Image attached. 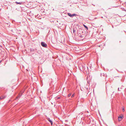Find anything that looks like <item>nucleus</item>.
Masks as SVG:
<instances>
[{
    "label": "nucleus",
    "mask_w": 126,
    "mask_h": 126,
    "mask_svg": "<svg viewBox=\"0 0 126 126\" xmlns=\"http://www.w3.org/2000/svg\"><path fill=\"white\" fill-rule=\"evenodd\" d=\"M1 61H0V63H1Z\"/></svg>",
    "instance_id": "obj_23"
},
{
    "label": "nucleus",
    "mask_w": 126,
    "mask_h": 126,
    "mask_svg": "<svg viewBox=\"0 0 126 126\" xmlns=\"http://www.w3.org/2000/svg\"><path fill=\"white\" fill-rule=\"evenodd\" d=\"M39 17L38 15H37V16H36V18H39Z\"/></svg>",
    "instance_id": "obj_14"
},
{
    "label": "nucleus",
    "mask_w": 126,
    "mask_h": 126,
    "mask_svg": "<svg viewBox=\"0 0 126 126\" xmlns=\"http://www.w3.org/2000/svg\"><path fill=\"white\" fill-rule=\"evenodd\" d=\"M48 120L51 123V122H52V121L50 120L49 118H48Z\"/></svg>",
    "instance_id": "obj_13"
},
{
    "label": "nucleus",
    "mask_w": 126,
    "mask_h": 126,
    "mask_svg": "<svg viewBox=\"0 0 126 126\" xmlns=\"http://www.w3.org/2000/svg\"><path fill=\"white\" fill-rule=\"evenodd\" d=\"M79 68L81 71H83L84 69V67H83L82 65H80L79 66Z\"/></svg>",
    "instance_id": "obj_2"
},
{
    "label": "nucleus",
    "mask_w": 126,
    "mask_h": 126,
    "mask_svg": "<svg viewBox=\"0 0 126 126\" xmlns=\"http://www.w3.org/2000/svg\"><path fill=\"white\" fill-rule=\"evenodd\" d=\"M122 89V87H121V88H120V89L121 90Z\"/></svg>",
    "instance_id": "obj_22"
},
{
    "label": "nucleus",
    "mask_w": 126,
    "mask_h": 126,
    "mask_svg": "<svg viewBox=\"0 0 126 126\" xmlns=\"http://www.w3.org/2000/svg\"><path fill=\"white\" fill-rule=\"evenodd\" d=\"M74 95H72L71 96V97H74Z\"/></svg>",
    "instance_id": "obj_19"
},
{
    "label": "nucleus",
    "mask_w": 126,
    "mask_h": 126,
    "mask_svg": "<svg viewBox=\"0 0 126 126\" xmlns=\"http://www.w3.org/2000/svg\"><path fill=\"white\" fill-rule=\"evenodd\" d=\"M125 92L126 93V88H125Z\"/></svg>",
    "instance_id": "obj_18"
},
{
    "label": "nucleus",
    "mask_w": 126,
    "mask_h": 126,
    "mask_svg": "<svg viewBox=\"0 0 126 126\" xmlns=\"http://www.w3.org/2000/svg\"><path fill=\"white\" fill-rule=\"evenodd\" d=\"M19 97V96H18L16 97V98H18Z\"/></svg>",
    "instance_id": "obj_20"
},
{
    "label": "nucleus",
    "mask_w": 126,
    "mask_h": 126,
    "mask_svg": "<svg viewBox=\"0 0 126 126\" xmlns=\"http://www.w3.org/2000/svg\"><path fill=\"white\" fill-rule=\"evenodd\" d=\"M60 98V97H57V98L56 99H59V98Z\"/></svg>",
    "instance_id": "obj_16"
},
{
    "label": "nucleus",
    "mask_w": 126,
    "mask_h": 126,
    "mask_svg": "<svg viewBox=\"0 0 126 126\" xmlns=\"http://www.w3.org/2000/svg\"><path fill=\"white\" fill-rule=\"evenodd\" d=\"M73 33L74 34H76V30L74 29H73Z\"/></svg>",
    "instance_id": "obj_8"
},
{
    "label": "nucleus",
    "mask_w": 126,
    "mask_h": 126,
    "mask_svg": "<svg viewBox=\"0 0 126 126\" xmlns=\"http://www.w3.org/2000/svg\"><path fill=\"white\" fill-rule=\"evenodd\" d=\"M72 17H73L74 16H77V15L76 14H72Z\"/></svg>",
    "instance_id": "obj_10"
},
{
    "label": "nucleus",
    "mask_w": 126,
    "mask_h": 126,
    "mask_svg": "<svg viewBox=\"0 0 126 126\" xmlns=\"http://www.w3.org/2000/svg\"><path fill=\"white\" fill-rule=\"evenodd\" d=\"M83 26L87 30L88 29V28L87 26L85 25H83Z\"/></svg>",
    "instance_id": "obj_9"
},
{
    "label": "nucleus",
    "mask_w": 126,
    "mask_h": 126,
    "mask_svg": "<svg viewBox=\"0 0 126 126\" xmlns=\"http://www.w3.org/2000/svg\"><path fill=\"white\" fill-rule=\"evenodd\" d=\"M68 14L69 16H70L71 17H72V14H71L70 13H68Z\"/></svg>",
    "instance_id": "obj_7"
},
{
    "label": "nucleus",
    "mask_w": 126,
    "mask_h": 126,
    "mask_svg": "<svg viewBox=\"0 0 126 126\" xmlns=\"http://www.w3.org/2000/svg\"><path fill=\"white\" fill-rule=\"evenodd\" d=\"M120 88H118V91H121V90L120 89Z\"/></svg>",
    "instance_id": "obj_15"
},
{
    "label": "nucleus",
    "mask_w": 126,
    "mask_h": 126,
    "mask_svg": "<svg viewBox=\"0 0 126 126\" xmlns=\"http://www.w3.org/2000/svg\"><path fill=\"white\" fill-rule=\"evenodd\" d=\"M50 123L51 124V125H52V124H53L52 121Z\"/></svg>",
    "instance_id": "obj_17"
},
{
    "label": "nucleus",
    "mask_w": 126,
    "mask_h": 126,
    "mask_svg": "<svg viewBox=\"0 0 126 126\" xmlns=\"http://www.w3.org/2000/svg\"><path fill=\"white\" fill-rule=\"evenodd\" d=\"M16 4H21V2H16Z\"/></svg>",
    "instance_id": "obj_11"
},
{
    "label": "nucleus",
    "mask_w": 126,
    "mask_h": 126,
    "mask_svg": "<svg viewBox=\"0 0 126 126\" xmlns=\"http://www.w3.org/2000/svg\"><path fill=\"white\" fill-rule=\"evenodd\" d=\"M112 28H113V26H112Z\"/></svg>",
    "instance_id": "obj_25"
},
{
    "label": "nucleus",
    "mask_w": 126,
    "mask_h": 126,
    "mask_svg": "<svg viewBox=\"0 0 126 126\" xmlns=\"http://www.w3.org/2000/svg\"><path fill=\"white\" fill-rule=\"evenodd\" d=\"M36 49H33V48H31L30 49V51L32 52V54H33L34 53V51L36 50Z\"/></svg>",
    "instance_id": "obj_4"
},
{
    "label": "nucleus",
    "mask_w": 126,
    "mask_h": 126,
    "mask_svg": "<svg viewBox=\"0 0 126 126\" xmlns=\"http://www.w3.org/2000/svg\"><path fill=\"white\" fill-rule=\"evenodd\" d=\"M70 95H68V97H69L70 96Z\"/></svg>",
    "instance_id": "obj_21"
},
{
    "label": "nucleus",
    "mask_w": 126,
    "mask_h": 126,
    "mask_svg": "<svg viewBox=\"0 0 126 126\" xmlns=\"http://www.w3.org/2000/svg\"><path fill=\"white\" fill-rule=\"evenodd\" d=\"M5 97V96H2L0 97V100H1L2 99H4Z\"/></svg>",
    "instance_id": "obj_6"
},
{
    "label": "nucleus",
    "mask_w": 126,
    "mask_h": 126,
    "mask_svg": "<svg viewBox=\"0 0 126 126\" xmlns=\"http://www.w3.org/2000/svg\"><path fill=\"white\" fill-rule=\"evenodd\" d=\"M77 33H78V36L79 37H82V36L81 35V34L80 33H79V32L78 31H77Z\"/></svg>",
    "instance_id": "obj_5"
},
{
    "label": "nucleus",
    "mask_w": 126,
    "mask_h": 126,
    "mask_svg": "<svg viewBox=\"0 0 126 126\" xmlns=\"http://www.w3.org/2000/svg\"><path fill=\"white\" fill-rule=\"evenodd\" d=\"M68 94L70 95L71 94Z\"/></svg>",
    "instance_id": "obj_24"
},
{
    "label": "nucleus",
    "mask_w": 126,
    "mask_h": 126,
    "mask_svg": "<svg viewBox=\"0 0 126 126\" xmlns=\"http://www.w3.org/2000/svg\"><path fill=\"white\" fill-rule=\"evenodd\" d=\"M41 46L44 47H47V44L44 42H42L41 43Z\"/></svg>",
    "instance_id": "obj_1"
},
{
    "label": "nucleus",
    "mask_w": 126,
    "mask_h": 126,
    "mask_svg": "<svg viewBox=\"0 0 126 126\" xmlns=\"http://www.w3.org/2000/svg\"><path fill=\"white\" fill-rule=\"evenodd\" d=\"M125 11H126V10H125Z\"/></svg>",
    "instance_id": "obj_26"
},
{
    "label": "nucleus",
    "mask_w": 126,
    "mask_h": 126,
    "mask_svg": "<svg viewBox=\"0 0 126 126\" xmlns=\"http://www.w3.org/2000/svg\"><path fill=\"white\" fill-rule=\"evenodd\" d=\"M73 95L74 94H73Z\"/></svg>",
    "instance_id": "obj_27"
},
{
    "label": "nucleus",
    "mask_w": 126,
    "mask_h": 126,
    "mask_svg": "<svg viewBox=\"0 0 126 126\" xmlns=\"http://www.w3.org/2000/svg\"><path fill=\"white\" fill-rule=\"evenodd\" d=\"M122 111L123 112H124L125 111L124 108V107H122Z\"/></svg>",
    "instance_id": "obj_12"
},
{
    "label": "nucleus",
    "mask_w": 126,
    "mask_h": 126,
    "mask_svg": "<svg viewBox=\"0 0 126 126\" xmlns=\"http://www.w3.org/2000/svg\"><path fill=\"white\" fill-rule=\"evenodd\" d=\"M124 117L122 115V116H120L118 118V121H121L122 120V119Z\"/></svg>",
    "instance_id": "obj_3"
}]
</instances>
